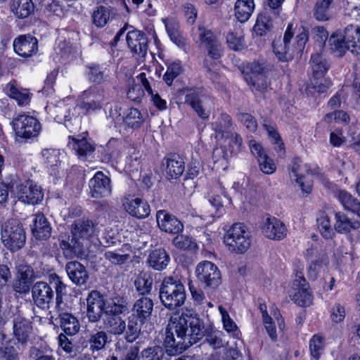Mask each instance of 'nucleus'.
Returning a JSON list of instances; mask_svg holds the SVG:
<instances>
[{
    "instance_id": "obj_27",
    "label": "nucleus",
    "mask_w": 360,
    "mask_h": 360,
    "mask_svg": "<svg viewBox=\"0 0 360 360\" xmlns=\"http://www.w3.org/2000/svg\"><path fill=\"white\" fill-rule=\"evenodd\" d=\"M204 95L199 91H191L186 95L185 103H188L202 119H207L210 112L203 105Z\"/></svg>"
},
{
    "instance_id": "obj_12",
    "label": "nucleus",
    "mask_w": 360,
    "mask_h": 360,
    "mask_svg": "<svg viewBox=\"0 0 360 360\" xmlns=\"http://www.w3.org/2000/svg\"><path fill=\"white\" fill-rule=\"evenodd\" d=\"M223 119L224 120V129H222V127L217 124L214 126L216 137L221 139L225 138L226 140H229L227 150L230 153V155H237L242 150V137L236 133L227 131L231 125V118L229 115H224Z\"/></svg>"
},
{
    "instance_id": "obj_26",
    "label": "nucleus",
    "mask_w": 360,
    "mask_h": 360,
    "mask_svg": "<svg viewBox=\"0 0 360 360\" xmlns=\"http://www.w3.org/2000/svg\"><path fill=\"white\" fill-rule=\"evenodd\" d=\"M153 306V300L149 297L142 295L134 302L132 310L141 321H144L150 317Z\"/></svg>"
},
{
    "instance_id": "obj_51",
    "label": "nucleus",
    "mask_w": 360,
    "mask_h": 360,
    "mask_svg": "<svg viewBox=\"0 0 360 360\" xmlns=\"http://www.w3.org/2000/svg\"><path fill=\"white\" fill-rule=\"evenodd\" d=\"M219 311L221 316V319L223 322L224 328L229 333H233V335H236L238 330V326L233 320L230 317L227 311L222 307H219Z\"/></svg>"
},
{
    "instance_id": "obj_31",
    "label": "nucleus",
    "mask_w": 360,
    "mask_h": 360,
    "mask_svg": "<svg viewBox=\"0 0 360 360\" xmlns=\"http://www.w3.org/2000/svg\"><path fill=\"white\" fill-rule=\"evenodd\" d=\"M254 10V0H237L234 6V15L239 22H245L250 18Z\"/></svg>"
},
{
    "instance_id": "obj_39",
    "label": "nucleus",
    "mask_w": 360,
    "mask_h": 360,
    "mask_svg": "<svg viewBox=\"0 0 360 360\" xmlns=\"http://www.w3.org/2000/svg\"><path fill=\"white\" fill-rule=\"evenodd\" d=\"M108 342V336L105 331H96L89 335L88 344L91 352L103 349Z\"/></svg>"
},
{
    "instance_id": "obj_30",
    "label": "nucleus",
    "mask_w": 360,
    "mask_h": 360,
    "mask_svg": "<svg viewBox=\"0 0 360 360\" xmlns=\"http://www.w3.org/2000/svg\"><path fill=\"white\" fill-rule=\"evenodd\" d=\"M329 43L332 52L338 57L342 56L347 51L350 50L349 43L346 40V31L337 32L333 33L330 39Z\"/></svg>"
},
{
    "instance_id": "obj_58",
    "label": "nucleus",
    "mask_w": 360,
    "mask_h": 360,
    "mask_svg": "<svg viewBox=\"0 0 360 360\" xmlns=\"http://www.w3.org/2000/svg\"><path fill=\"white\" fill-rule=\"evenodd\" d=\"M45 163L51 167H56L60 163V151L56 149H45L42 151Z\"/></svg>"
},
{
    "instance_id": "obj_36",
    "label": "nucleus",
    "mask_w": 360,
    "mask_h": 360,
    "mask_svg": "<svg viewBox=\"0 0 360 360\" xmlns=\"http://www.w3.org/2000/svg\"><path fill=\"white\" fill-rule=\"evenodd\" d=\"M276 16L270 14L268 11H264L260 13L254 26V31L258 36H263L272 27V20Z\"/></svg>"
},
{
    "instance_id": "obj_41",
    "label": "nucleus",
    "mask_w": 360,
    "mask_h": 360,
    "mask_svg": "<svg viewBox=\"0 0 360 360\" xmlns=\"http://www.w3.org/2000/svg\"><path fill=\"white\" fill-rule=\"evenodd\" d=\"M338 198L345 209L351 210L360 217V202L353 198L350 193L345 191H340Z\"/></svg>"
},
{
    "instance_id": "obj_6",
    "label": "nucleus",
    "mask_w": 360,
    "mask_h": 360,
    "mask_svg": "<svg viewBox=\"0 0 360 360\" xmlns=\"http://www.w3.org/2000/svg\"><path fill=\"white\" fill-rule=\"evenodd\" d=\"M195 275L198 281L205 288L215 289L221 283V275L219 268L210 261L198 263L195 268Z\"/></svg>"
},
{
    "instance_id": "obj_5",
    "label": "nucleus",
    "mask_w": 360,
    "mask_h": 360,
    "mask_svg": "<svg viewBox=\"0 0 360 360\" xmlns=\"http://www.w3.org/2000/svg\"><path fill=\"white\" fill-rule=\"evenodd\" d=\"M198 38L201 46L206 50L207 55L204 60V65L208 70L213 65L212 60H217L221 56V45L217 37L210 30L202 25L198 26Z\"/></svg>"
},
{
    "instance_id": "obj_60",
    "label": "nucleus",
    "mask_w": 360,
    "mask_h": 360,
    "mask_svg": "<svg viewBox=\"0 0 360 360\" xmlns=\"http://www.w3.org/2000/svg\"><path fill=\"white\" fill-rule=\"evenodd\" d=\"M312 37L320 49H322L328 39V32L321 26H316L311 30Z\"/></svg>"
},
{
    "instance_id": "obj_20",
    "label": "nucleus",
    "mask_w": 360,
    "mask_h": 360,
    "mask_svg": "<svg viewBox=\"0 0 360 360\" xmlns=\"http://www.w3.org/2000/svg\"><path fill=\"white\" fill-rule=\"evenodd\" d=\"M32 236L37 240H46L51 234V226L43 213L38 212L32 215V224H30Z\"/></svg>"
},
{
    "instance_id": "obj_8",
    "label": "nucleus",
    "mask_w": 360,
    "mask_h": 360,
    "mask_svg": "<svg viewBox=\"0 0 360 360\" xmlns=\"http://www.w3.org/2000/svg\"><path fill=\"white\" fill-rule=\"evenodd\" d=\"M126 309L125 305L118 303L107 307L106 315L103 316V321L105 328L110 333L115 335L123 334L126 329V323L120 314Z\"/></svg>"
},
{
    "instance_id": "obj_15",
    "label": "nucleus",
    "mask_w": 360,
    "mask_h": 360,
    "mask_svg": "<svg viewBox=\"0 0 360 360\" xmlns=\"http://www.w3.org/2000/svg\"><path fill=\"white\" fill-rule=\"evenodd\" d=\"M94 231L95 227L92 221L88 219H78L72 224V241L75 240V243L81 246H84V244L87 245Z\"/></svg>"
},
{
    "instance_id": "obj_18",
    "label": "nucleus",
    "mask_w": 360,
    "mask_h": 360,
    "mask_svg": "<svg viewBox=\"0 0 360 360\" xmlns=\"http://www.w3.org/2000/svg\"><path fill=\"white\" fill-rule=\"evenodd\" d=\"M262 229L263 234L272 240H282L287 235L285 224L276 217H266L263 221Z\"/></svg>"
},
{
    "instance_id": "obj_3",
    "label": "nucleus",
    "mask_w": 360,
    "mask_h": 360,
    "mask_svg": "<svg viewBox=\"0 0 360 360\" xmlns=\"http://www.w3.org/2000/svg\"><path fill=\"white\" fill-rule=\"evenodd\" d=\"M81 102L70 110V113L72 112V115L65 116L66 118L69 117L65 120V126L68 128L70 127L72 120L75 123L79 124L81 116L100 110L102 107L103 96L101 94L91 91H84L81 96Z\"/></svg>"
},
{
    "instance_id": "obj_9",
    "label": "nucleus",
    "mask_w": 360,
    "mask_h": 360,
    "mask_svg": "<svg viewBox=\"0 0 360 360\" xmlns=\"http://www.w3.org/2000/svg\"><path fill=\"white\" fill-rule=\"evenodd\" d=\"M116 304L114 301H105L98 291L92 290L86 298V315L89 321H98L106 315L107 307Z\"/></svg>"
},
{
    "instance_id": "obj_53",
    "label": "nucleus",
    "mask_w": 360,
    "mask_h": 360,
    "mask_svg": "<svg viewBox=\"0 0 360 360\" xmlns=\"http://www.w3.org/2000/svg\"><path fill=\"white\" fill-rule=\"evenodd\" d=\"M38 51V41L31 35H24V58L30 57Z\"/></svg>"
},
{
    "instance_id": "obj_62",
    "label": "nucleus",
    "mask_w": 360,
    "mask_h": 360,
    "mask_svg": "<svg viewBox=\"0 0 360 360\" xmlns=\"http://www.w3.org/2000/svg\"><path fill=\"white\" fill-rule=\"evenodd\" d=\"M22 115L19 114L14 117L11 123L15 136V141L20 144L22 141Z\"/></svg>"
},
{
    "instance_id": "obj_25",
    "label": "nucleus",
    "mask_w": 360,
    "mask_h": 360,
    "mask_svg": "<svg viewBox=\"0 0 360 360\" xmlns=\"http://www.w3.org/2000/svg\"><path fill=\"white\" fill-rule=\"evenodd\" d=\"M11 179L8 184H6L0 179V205L4 204L8 199V191L10 189L11 194H16L18 200L22 198V184L15 174H10Z\"/></svg>"
},
{
    "instance_id": "obj_14",
    "label": "nucleus",
    "mask_w": 360,
    "mask_h": 360,
    "mask_svg": "<svg viewBox=\"0 0 360 360\" xmlns=\"http://www.w3.org/2000/svg\"><path fill=\"white\" fill-rule=\"evenodd\" d=\"M292 36V25H288L283 40L273 43L274 53L279 60L286 62L293 58L294 53L297 50L295 45L291 44Z\"/></svg>"
},
{
    "instance_id": "obj_22",
    "label": "nucleus",
    "mask_w": 360,
    "mask_h": 360,
    "mask_svg": "<svg viewBox=\"0 0 360 360\" xmlns=\"http://www.w3.org/2000/svg\"><path fill=\"white\" fill-rule=\"evenodd\" d=\"M34 303L41 308H45L52 302L53 291L52 288L45 282L36 283L32 290Z\"/></svg>"
},
{
    "instance_id": "obj_64",
    "label": "nucleus",
    "mask_w": 360,
    "mask_h": 360,
    "mask_svg": "<svg viewBox=\"0 0 360 360\" xmlns=\"http://www.w3.org/2000/svg\"><path fill=\"white\" fill-rule=\"evenodd\" d=\"M257 161L259 162L260 169L264 173L266 174H271L276 171V167L275 164L267 155L265 157L261 158V159Z\"/></svg>"
},
{
    "instance_id": "obj_55",
    "label": "nucleus",
    "mask_w": 360,
    "mask_h": 360,
    "mask_svg": "<svg viewBox=\"0 0 360 360\" xmlns=\"http://www.w3.org/2000/svg\"><path fill=\"white\" fill-rule=\"evenodd\" d=\"M172 243L176 248L181 250H191L196 246L193 239L185 235H177L173 239Z\"/></svg>"
},
{
    "instance_id": "obj_34",
    "label": "nucleus",
    "mask_w": 360,
    "mask_h": 360,
    "mask_svg": "<svg viewBox=\"0 0 360 360\" xmlns=\"http://www.w3.org/2000/svg\"><path fill=\"white\" fill-rule=\"evenodd\" d=\"M169 257L165 249H155L151 252L148 257V263L155 270H162L168 265Z\"/></svg>"
},
{
    "instance_id": "obj_19",
    "label": "nucleus",
    "mask_w": 360,
    "mask_h": 360,
    "mask_svg": "<svg viewBox=\"0 0 360 360\" xmlns=\"http://www.w3.org/2000/svg\"><path fill=\"white\" fill-rule=\"evenodd\" d=\"M159 228L167 233L178 234L184 229V225L175 216L165 210H159L156 214Z\"/></svg>"
},
{
    "instance_id": "obj_11",
    "label": "nucleus",
    "mask_w": 360,
    "mask_h": 360,
    "mask_svg": "<svg viewBox=\"0 0 360 360\" xmlns=\"http://www.w3.org/2000/svg\"><path fill=\"white\" fill-rule=\"evenodd\" d=\"M292 288L294 292L290 297L296 304L307 307L311 304L312 295L302 272L297 271L295 273Z\"/></svg>"
},
{
    "instance_id": "obj_10",
    "label": "nucleus",
    "mask_w": 360,
    "mask_h": 360,
    "mask_svg": "<svg viewBox=\"0 0 360 360\" xmlns=\"http://www.w3.org/2000/svg\"><path fill=\"white\" fill-rule=\"evenodd\" d=\"M22 227L20 223L15 219H10L1 231V240L11 251H18L22 247Z\"/></svg>"
},
{
    "instance_id": "obj_17",
    "label": "nucleus",
    "mask_w": 360,
    "mask_h": 360,
    "mask_svg": "<svg viewBox=\"0 0 360 360\" xmlns=\"http://www.w3.org/2000/svg\"><path fill=\"white\" fill-rule=\"evenodd\" d=\"M68 139V146L75 151L79 160L86 161L92 156L95 147L88 139L81 136H69Z\"/></svg>"
},
{
    "instance_id": "obj_37",
    "label": "nucleus",
    "mask_w": 360,
    "mask_h": 360,
    "mask_svg": "<svg viewBox=\"0 0 360 360\" xmlns=\"http://www.w3.org/2000/svg\"><path fill=\"white\" fill-rule=\"evenodd\" d=\"M137 79L140 81L142 86L144 87L148 94L150 96V98L153 104L160 110H163L167 108V102L162 99L158 94L154 93L150 82L146 77L145 72H141L137 76Z\"/></svg>"
},
{
    "instance_id": "obj_56",
    "label": "nucleus",
    "mask_w": 360,
    "mask_h": 360,
    "mask_svg": "<svg viewBox=\"0 0 360 360\" xmlns=\"http://www.w3.org/2000/svg\"><path fill=\"white\" fill-rule=\"evenodd\" d=\"M226 40L229 47L233 50H240L245 46L241 32L229 33Z\"/></svg>"
},
{
    "instance_id": "obj_4",
    "label": "nucleus",
    "mask_w": 360,
    "mask_h": 360,
    "mask_svg": "<svg viewBox=\"0 0 360 360\" xmlns=\"http://www.w3.org/2000/svg\"><path fill=\"white\" fill-rule=\"evenodd\" d=\"M224 242L229 251L238 254L245 253L251 245L250 232L245 224L235 223L225 233Z\"/></svg>"
},
{
    "instance_id": "obj_61",
    "label": "nucleus",
    "mask_w": 360,
    "mask_h": 360,
    "mask_svg": "<svg viewBox=\"0 0 360 360\" xmlns=\"http://www.w3.org/2000/svg\"><path fill=\"white\" fill-rule=\"evenodd\" d=\"M165 26L170 39L179 46H183L184 44V39L180 35L176 25L173 23H167Z\"/></svg>"
},
{
    "instance_id": "obj_42",
    "label": "nucleus",
    "mask_w": 360,
    "mask_h": 360,
    "mask_svg": "<svg viewBox=\"0 0 360 360\" xmlns=\"http://www.w3.org/2000/svg\"><path fill=\"white\" fill-rule=\"evenodd\" d=\"M333 0H319L314 8V15L319 21H326L330 19L329 8Z\"/></svg>"
},
{
    "instance_id": "obj_57",
    "label": "nucleus",
    "mask_w": 360,
    "mask_h": 360,
    "mask_svg": "<svg viewBox=\"0 0 360 360\" xmlns=\"http://www.w3.org/2000/svg\"><path fill=\"white\" fill-rule=\"evenodd\" d=\"M5 91L6 94L10 98L15 100L20 106L22 105V93L15 80L10 82L6 85Z\"/></svg>"
},
{
    "instance_id": "obj_1",
    "label": "nucleus",
    "mask_w": 360,
    "mask_h": 360,
    "mask_svg": "<svg viewBox=\"0 0 360 360\" xmlns=\"http://www.w3.org/2000/svg\"><path fill=\"white\" fill-rule=\"evenodd\" d=\"M203 336L204 326L198 318L188 313L173 316L166 330V351L170 355L181 353Z\"/></svg>"
},
{
    "instance_id": "obj_32",
    "label": "nucleus",
    "mask_w": 360,
    "mask_h": 360,
    "mask_svg": "<svg viewBox=\"0 0 360 360\" xmlns=\"http://www.w3.org/2000/svg\"><path fill=\"white\" fill-rule=\"evenodd\" d=\"M313 77L319 79L324 76L330 65L321 53H316L311 56L310 60Z\"/></svg>"
},
{
    "instance_id": "obj_52",
    "label": "nucleus",
    "mask_w": 360,
    "mask_h": 360,
    "mask_svg": "<svg viewBox=\"0 0 360 360\" xmlns=\"http://www.w3.org/2000/svg\"><path fill=\"white\" fill-rule=\"evenodd\" d=\"M108 74L106 69H103L99 66H92L89 68L88 77L90 81L96 84L103 82L107 78Z\"/></svg>"
},
{
    "instance_id": "obj_45",
    "label": "nucleus",
    "mask_w": 360,
    "mask_h": 360,
    "mask_svg": "<svg viewBox=\"0 0 360 360\" xmlns=\"http://www.w3.org/2000/svg\"><path fill=\"white\" fill-rule=\"evenodd\" d=\"M317 224L321 235L326 238H331L334 234L329 217L324 212L317 217Z\"/></svg>"
},
{
    "instance_id": "obj_44",
    "label": "nucleus",
    "mask_w": 360,
    "mask_h": 360,
    "mask_svg": "<svg viewBox=\"0 0 360 360\" xmlns=\"http://www.w3.org/2000/svg\"><path fill=\"white\" fill-rule=\"evenodd\" d=\"M125 339L129 342H134L140 335L141 326L136 317H129L125 329Z\"/></svg>"
},
{
    "instance_id": "obj_28",
    "label": "nucleus",
    "mask_w": 360,
    "mask_h": 360,
    "mask_svg": "<svg viewBox=\"0 0 360 360\" xmlns=\"http://www.w3.org/2000/svg\"><path fill=\"white\" fill-rule=\"evenodd\" d=\"M67 274L70 280L77 284H84L88 279V274L85 267L78 262H70L66 264L65 267Z\"/></svg>"
},
{
    "instance_id": "obj_16",
    "label": "nucleus",
    "mask_w": 360,
    "mask_h": 360,
    "mask_svg": "<svg viewBox=\"0 0 360 360\" xmlns=\"http://www.w3.org/2000/svg\"><path fill=\"white\" fill-rule=\"evenodd\" d=\"M91 197L103 198L111 193L110 179L102 172H97L89 183Z\"/></svg>"
},
{
    "instance_id": "obj_48",
    "label": "nucleus",
    "mask_w": 360,
    "mask_h": 360,
    "mask_svg": "<svg viewBox=\"0 0 360 360\" xmlns=\"http://www.w3.org/2000/svg\"><path fill=\"white\" fill-rule=\"evenodd\" d=\"M182 68L179 62H173L170 63L163 76V79L167 85H172L174 79L181 74Z\"/></svg>"
},
{
    "instance_id": "obj_35",
    "label": "nucleus",
    "mask_w": 360,
    "mask_h": 360,
    "mask_svg": "<svg viewBox=\"0 0 360 360\" xmlns=\"http://www.w3.org/2000/svg\"><path fill=\"white\" fill-rule=\"evenodd\" d=\"M44 195L41 188L32 181H27L24 186V202L37 204L43 199Z\"/></svg>"
},
{
    "instance_id": "obj_50",
    "label": "nucleus",
    "mask_w": 360,
    "mask_h": 360,
    "mask_svg": "<svg viewBox=\"0 0 360 360\" xmlns=\"http://www.w3.org/2000/svg\"><path fill=\"white\" fill-rule=\"evenodd\" d=\"M49 281L50 285L56 289V302L58 306L60 302L62 295L65 293V285L63 284L61 278L56 274H51L49 275Z\"/></svg>"
},
{
    "instance_id": "obj_46",
    "label": "nucleus",
    "mask_w": 360,
    "mask_h": 360,
    "mask_svg": "<svg viewBox=\"0 0 360 360\" xmlns=\"http://www.w3.org/2000/svg\"><path fill=\"white\" fill-rule=\"evenodd\" d=\"M309 349L312 358L319 360L323 351V340L319 335H314L309 341Z\"/></svg>"
},
{
    "instance_id": "obj_40",
    "label": "nucleus",
    "mask_w": 360,
    "mask_h": 360,
    "mask_svg": "<svg viewBox=\"0 0 360 360\" xmlns=\"http://www.w3.org/2000/svg\"><path fill=\"white\" fill-rule=\"evenodd\" d=\"M205 342L208 344L213 349L222 348L228 343L225 339V335L220 330L207 333L205 336Z\"/></svg>"
},
{
    "instance_id": "obj_49",
    "label": "nucleus",
    "mask_w": 360,
    "mask_h": 360,
    "mask_svg": "<svg viewBox=\"0 0 360 360\" xmlns=\"http://www.w3.org/2000/svg\"><path fill=\"white\" fill-rule=\"evenodd\" d=\"M126 124L132 128L140 127L143 120L140 111L136 108H131L124 117Z\"/></svg>"
},
{
    "instance_id": "obj_33",
    "label": "nucleus",
    "mask_w": 360,
    "mask_h": 360,
    "mask_svg": "<svg viewBox=\"0 0 360 360\" xmlns=\"http://www.w3.org/2000/svg\"><path fill=\"white\" fill-rule=\"evenodd\" d=\"M60 325L68 335H75L80 329V324L77 319L69 313L59 314Z\"/></svg>"
},
{
    "instance_id": "obj_13",
    "label": "nucleus",
    "mask_w": 360,
    "mask_h": 360,
    "mask_svg": "<svg viewBox=\"0 0 360 360\" xmlns=\"http://www.w3.org/2000/svg\"><path fill=\"white\" fill-rule=\"evenodd\" d=\"M122 205L130 215L139 219L147 217L150 212L147 202L135 194L126 193L122 200Z\"/></svg>"
},
{
    "instance_id": "obj_23",
    "label": "nucleus",
    "mask_w": 360,
    "mask_h": 360,
    "mask_svg": "<svg viewBox=\"0 0 360 360\" xmlns=\"http://www.w3.org/2000/svg\"><path fill=\"white\" fill-rule=\"evenodd\" d=\"M163 172L168 179H176L181 176L185 167L182 158L178 155H171L164 159Z\"/></svg>"
},
{
    "instance_id": "obj_29",
    "label": "nucleus",
    "mask_w": 360,
    "mask_h": 360,
    "mask_svg": "<svg viewBox=\"0 0 360 360\" xmlns=\"http://www.w3.org/2000/svg\"><path fill=\"white\" fill-rule=\"evenodd\" d=\"M335 229L340 233H347L357 230L360 227V222L350 218L342 212H336L335 215Z\"/></svg>"
},
{
    "instance_id": "obj_2",
    "label": "nucleus",
    "mask_w": 360,
    "mask_h": 360,
    "mask_svg": "<svg viewBox=\"0 0 360 360\" xmlns=\"http://www.w3.org/2000/svg\"><path fill=\"white\" fill-rule=\"evenodd\" d=\"M186 297L184 285L177 277L168 276L164 278L160 288V299L166 308L175 309L182 306Z\"/></svg>"
},
{
    "instance_id": "obj_63",
    "label": "nucleus",
    "mask_w": 360,
    "mask_h": 360,
    "mask_svg": "<svg viewBox=\"0 0 360 360\" xmlns=\"http://www.w3.org/2000/svg\"><path fill=\"white\" fill-rule=\"evenodd\" d=\"M261 310L262 312L263 322L266 330V332L268 333L270 338L273 340H276L277 335L276 327L272 323V318L268 315L267 312L263 309L262 307H261Z\"/></svg>"
},
{
    "instance_id": "obj_54",
    "label": "nucleus",
    "mask_w": 360,
    "mask_h": 360,
    "mask_svg": "<svg viewBox=\"0 0 360 360\" xmlns=\"http://www.w3.org/2000/svg\"><path fill=\"white\" fill-rule=\"evenodd\" d=\"M164 351L160 346H155L143 349L141 352V359L143 360H162Z\"/></svg>"
},
{
    "instance_id": "obj_43",
    "label": "nucleus",
    "mask_w": 360,
    "mask_h": 360,
    "mask_svg": "<svg viewBox=\"0 0 360 360\" xmlns=\"http://www.w3.org/2000/svg\"><path fill=\"white\" fill-rule=\"evenodd\" d=\"M110 11L104 6H98L93 13V21L98 27L105 26L110 19Z\"/></svg>"
},
{
    "instance_id": "obj_24",
    "label": "nucleus",
    "mask_w": 360,
    "mask_h": 360,
    "mask_svg": "<svg viewBox=\"0 0 360 360\" xmlns=\"http://www.w3.org/2000/svg\"><path fill=\"white\" fill-rule=\"evenodd\" d=\"M32 113L30 115V112L24 110V142L37 139L41 130V125L34 115L35 111Z\"/></svg>"
},
{
    "instance_id": "obj_38",
    "label": "nucleus",
    "mask_w": 360,
    "mask_h": 360,
    "mask_svg": "<svg viewBox=\"0 0 360 360\" xmlns=\"http://www.w3.org/2000/svg\"><path fill=\"white\" fill-rule=\"evenodd\" d=\"M346 40L350 46V51L354 54H360V28L349 25L345 28Z\"/></svg>"
},
{
    "instance_id": "obj_47",
    "label": "nucleus",
    "mask_w": 360,
    "mask_h": 360,
    "mask_svg": "<svg viewBox=\"0 0 360 360\" xmlns=\"http://www.w3.org/2000/svg\"><path fill=\"white\" fill-rule=\"evenodd\" d=\"M136 290L143 295L151 290L152 280L146 273L140 274L134 281Z\"/></svg>"
},
{
    "instance_id": "obj_21",
    "label": "nucleus",
    "mask_w": 360,
    "mask_h": 360,
    "mask_svg": "<svg viewBox=\"0 0 360 360\" xmlns=\"http://www.w3.org/2000/svg\"><path fill=\"white\" fill-rule=\"evenodd\" d=\"M129 48L140 57H143L148 49V39L144 33L139 30H131L126 36Z\"/></svg>"
},
{
    "instance_id": "obj_59",
    "label": "nucleus",
    "mask_w": 360,
    "mask_h": 360,
    "mask_svg": "<svg viewBox=\"0 0 360 360\" xmlns=\"http://www.w3.org/2000/svg\"><path fill=\"white\" fill-rule=\"evenodd\" d=\"M245 80L249 85L254 86L258 91L263 92L269 86V82L265 75H259L256 77H245Z\"/></svg>"
},
{
    "instance_id": "obj_7",
    "label": "nucleus",
    "mask_w": 360,
    "mask_h": 360,
    "mask_svg": "<svg viewBox=\"0 0 360 360\" xmlns=\"http://www.w3.org/2000/svg\"><path fill=\"white\" fill-rule=\"evenodd\" d=\"M309 165L300 158H295L289 166V175L295 187H298L304 194L311 191L312 184L307 179L306 174H309Z\"/></svg>"
}]
</instances>
